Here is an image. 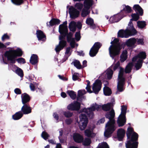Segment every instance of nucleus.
Listing matches in <instances>:
<instances>
[{
    "instance_id": "nucleus-4",
    "label": "nucleus",
    "mask_w": 148,
    "mask_h": 148,
    "mask_svg": "<svg viewBox=\"0 0 148 148\" xmlns=\"http://www.w3.org/2000/svg\"><path fill=\"white\" fill-rule=\"evenodd\" d=\"M23 54V51L21 49L18 48L16 49H14V48H10V49L6 51L2 56V59L1 60L2 64H8L7 61L5 59L6 58L7 60L10 61L11 63L14 64L16 61L20 64H24L25 63V59L22 58L16 59L17 57H20Z\"/></svg>"
},
{
    "instance_id": "nucleus-30",
    "label": "nucleus",
    "mask_w": 148,
    "mask_h": 148,
    "mask_svg": "<svg viewBox=\"0 0 148 148\" xmlns=\"http://www.w3.org/2000/svg\"><path fill=\"white\" fill-rule=\"evenodd\" d=\"M23 113L21 111L16 112L12 116L13 119L14 120H17L21 119L23 116Z\"/></svg>"
},
{
    "instance_id": "nucleus-43",
    "label": "nucleus",
    "mask_w": 148,
    "mask_h": 148,
    "mask_svg": "<svg viewBox=\"0 0 148 148\" xmlns=\"http://www.w3.org/2000/svg\"><path fill=\"white\" fill-rule=\"evenodd\" d=\"M86 82H87V84L86 88V89L87 90L88 92H89V93H92V92L91 90V87L90 86V82L88 80H86Z\"/></svg>"
},
{
    "instance_id": "nucleus-20",
    "label": "nucleus",
    "mask_w": 148,
    "mask_h": 148,
    "mask_svg": "<svg viewBox=\"0 0 148 148\" xmlns=\"http://www.w3.org/2000/svg\"><path fill=\"white\" fill-rule=\"evenodd\" d=\"M78 95L77 97V100L78 101H81L82 100L85 99V97L84 95L86 93L85 90H79L78 91Z\"/></svg>"
},
{
    "instance_id": "nucleus-39",
    "label": "nucleus",
    "mask_w": 148,
    "mask_h": 148,
    "mask_svg": "<svg viewBox=\"0 0 148 148\" xmlns=\"http://www.w3.org/2000/svg\"><path fill=\"white\" fill-rule=\"evenodd\" d=\"M63 114L66 117H69L72 116L73 115V113L69 111H62Z\"/></svg>"
},
{
    "instance_id": "nucleus-53",
    "label": "nucleus",
    "mask_w": 148,
    "mask_h": 148,
    "mask_svg": "<svg viewBox=\"0 0 148 148\" xmlns=\"http://www.w3.org/2000/svg\"><path fill=\"white\" fill-rule=\"evenodd\" d=\"M53 116L54 119H55L57 121V122H58V120L59 119V117L58 114L56 113L55 112L53 114Z\"/></svg>"
},
{
    "instance_id": "nucleus-31",
    "label": "nucleus",
    "mask_w": 148,
    "mask_h": 148,
    "mask_svg": "<svg viewBox=\"0 0 148 148\" xmlns=\"http://www.w3.org/2000/svg\"><path fill=\"white\" fill-rule=\"evenodd\" d=\"M127 50L123 51L121 56L120 60L121 62H123L126 60L127 58Z\"/></svg>"
},
{
    "instance_id": "nucleus-55",
    "label": "nucleus",
    "mask_w": 148,
    "mask_h": 148,
    "mask_svg": "<svg viewBox=\"0 0 148 148\" xmlns=\"http://www.w3.org/2000/svg\"><path fill=\"white\" fill-rule=\"evenodd\" d=\"M5 47V46L3 43L0 42V52H2V49Z\"/></svg>"
},
{
    "instance_id": "nucleus-26",
    "label": "nucleus",
    "mask_w": 148,
    "mask_h": 148,
    "mask_svg": "<svg viewBox=\"0 0 148 148\" xmlns=\"http://www.w3.org/2000/svg\"><path fill=\"white\" fill-rule=\"evenodd\" d=\"M38 57L36 55L33 54L32 55L31 57L29 60L30 62L32 64L35 65L38 62Z\"/></svg>"
},
{
    "instance_id": "nucleus-12",
    "label": "nucleus",
    "mask_w": 148,
    "mask_h": 148,
    "mask_svg": "<svg viewBox=\"0 0 148 148\" xmlns=\"http://www.w3.org/2000/svg\"><path fill=\"white\" fill-rule=\"evenodd\" d=\"M101 83L99 80H97L93 83L92 87V93L98 94L101 90Z\"/></svg>"
},
{
    "instance_id": "nucleus-41",
    "label": "nucleus",
    "mask_w": 148,
    "mask_h": 148,
    "mask_svg": "<svg viewBox=\"0 0 148 148\" xmlns=\"http://www.w3.org/2000/svg\"><path fill=\"white\" fill-rule=\"evenodd\" d=\"M12 2L14 4L19 5L23 2V0H11Z\"/></svg>"
},
{
    "instance_id": "nucleus-64",
    "label": "nucleus",
    "mask_w": 148,
    "mask_h": 148,
    "mask_svg": "<svg viewBox=\"0 0 148 148\" xmlns=\"http://www.w3.org/2000/svg\"><path fill=\"white\" fill-rule=\"evenodd\" d=\"M68 148H79L77 147H75L74 146H71L68 147Z\"/></svg>"
},
{
    "instance_id": "nucleus-49",
    "label": "nucleus",
    "mask_w": 148,
    "mask_h": 148,
    "mask_svg": "<svg viewBox=\"0 0 148 148\" xmlns=\"http://www.w3.org/2000/svg\"><path fill=\"white\" fill-rule=\"evenodd\" d=\"M137 40L136 43L138 45H143L144 44L143 39L142 38L136 39Z\"/></svg>"
},
{
    "instance_id": "nucleus-35",
    "label": "nucleus",
    "mask_w": 148,
    "mask_h": 148,
    "mask_svg": "<svg viewBox=\"0 0 148 148\" xmlns=\"http://www.w3.org/2000/svg\"><path fill=\"white\" fill-rule=\"evenodd\" d=\"M38 84L36 82H33L30 84L29 87L31 90L33 91H34L38 87Z\"/></svg>"
},
{
    "instance_id": "nucleus-9",
    "label": "nucleus",
    "mask_w": 148,
    "mask_h": 148,
    "mask_svg": "<svg viewBox=\"0 0 148 148\" xmlns=\"http://www.w3.org/2000/svg\"><path fill=\"white\" fill-rule=\"evenodd\" d=\"M120 63L118 61L116 64H113L110 67L108 68L104 73L102 74L101 75V77L103 78V77L104 75H106L105 77L107 79H110L112 77L113 71L112 69H113L114 71L119 66Z\"/></svg>"
},
{
    "instance_id": "nucleus-2",
    "label": "nucleus",
    "mask_w": 148,
    "mask_h": 148,
    "mask_svg": "<svg viewBox=\"0 0 148 148\" xmlns=\"http://www.w3.org/2000/svg\"><path fill=\"white\" fill-rule=\"evenodd\" d=\"M114 104L113 102L101 106L95 103L92 104L90 108H84L82 111L85 113H82L79 116L80 120L78 124L80 129L82 130H84L87 126L88 119L86 115L89 117L92 118L94 115L93 111L95 110L99 111L101 108L104 110L108 111L112 108Z\"/></svg>"
},
{
    "instance_id": "nucleus-34",
    "label": "nucleus",
    "mask_w": 148,
    "mask_h": 148,
    "mask_svg": "<svg viewBox=\"0 0 148 148\" xmlns=\"http://www.w3.org/2000/svg\"><path fill=\"white\" fill-rule=\"evenodd\" d=\"M70 97L73 100L75 99L76 97L75 92L72 90H68L66 92Z\"/></svg>"
},
{
    "instance_id": "nucleus-13",
    "label": "nucleus",
    "mask_w": 148,
    "mask_h": 148,
    "mask_svg": "<svg viewBox=\"0 0 148 148\" xmlns=\"http://www.w3.org/2000/svg\"><path fill=\"white\" fill-rule=\"evenodd\" d=\"M80 106V103L75 101L68 105L67 108L68 110L72 111H78L79 110Z\"/></svg>"
},
{
    "instance_id": "nucleus-37",
    "label": "nucleus",
    "mask_w": 148,
    "mask_h": 148,
    "mask_svg": "<svg viewBox=\"0 0 148 148\" xmlns=\"http://www.w3.org/2000/svg\"><path fill=\"white\" fill-rule=\"evenodd\" d=\"M137 26L139 28L142 29L145 27L146 24L144 21H138L137 22Z\"/></svg>"
},
{
    "instance_id": "nucleus-40",
    "label": "nucleus",
    "mask_w": 148,
    "mask_h": 148,
    "mask_svg": "<svg viewBox=\"0 0 148 148\" xmlns=\"http://www.w3.org/2000/svg\"><path fill=\"white\" fill-rule=\"evenodd\" d=\"M132 18L130 19V21L132 22V21L134 20L135 21H137L138 20L139 18V16L138 13H135L133 14L132 15Z\"/></svg>"
},
{
    "instance_id": "nucleus-33",
    "label": "nucleus",
    "mask_w": 148,
    "mask_h": 148,
    "mask_svg": "<svg viewBox=\"0 0 148 148\" xmlns=\"http://www.w3.org/2000/svg\"><path fill=\"white\" fill-rule=\"evenodd\" d=\"M103 93L105 95L109 96L112 93V91L108 87L105 86L103 88Z\"/></svg>"
},
{
    "instance_id": "nucleus-1",
    "label": "nucleus",
    "mask_w": 148,
    "mask_h": 148,
    "mask_svg": "<svg viewBox=\"0 0 148 148\" xmlns=\"http://www.w3.org/2000/svg\"><path fill=\"white\" fill-rule=\"evenodd\" d=\"M146 57L145 52H141L132 58V62L129 63L128 64L125 70L124 69L120 68L118 78V91L122 92L124 89L126 74L131 72L133 65H135L136 70L140 69L142 65L143 60L146 58Z\"/></svg>"
},
{
    "instance_id": "nucleus-63",
    "label": "nucleus",
    "mask_w": 148,
    "mask_h": 148,
    "mask_svg": "<svg viewBox=\"0 0 148 148\" xmlns=\"http://www.w3.org/2000/svg\"><path fill=\"white\" fill-rule=\"evenodd\" d=\"M82 25L81 24H78L77 28L79 29H80L82 28Z\"/></svg>"
},
{
    "instance_id": "nucleus-21",
    "label": "nucleus",
    "mask_w": 148,
    "mask_h": 148,
    "mask_svg": "<svg viewBox=\"0 0 148 148\" xmlns=\"http://www.w3.org/2000/svg\"><path fill=\"white\" fill-rule=\"evenodd\" d=\"M22 102L23 104H26L28 103L30 100V97L26 93L22 94L21 95Z\"/></svg>"
},
{
    "instance_id": "nucleus-10",
    "label": "nucleus",
    "mask_w": 148,
    "mask_h": 148,
    "mask_svg": "<svg viewBox=\"0 0 148 148\" xmlns=\"http://www.w3.org/2000/svg\"><path fill=\"white\" fill-rule=\"evenodd\" d=\"M127 109V107L125 106H121V113L119 116L117 123L119 127L124 125L126 122L125 114Z\"/></svg>"
},
{
    "instance_id": "nucleus-44",
    "label": "nucleus",
    "mask_w": 148,
    "mask_h": 148,
    "mask_svg": "<svg viewBox=\"0 0 148 148\" xmlns=\"http://www.w3.org/2000/svg\"><path fill=\"white\" fill-rule=\"evenodd\" d=\"M91 143V140L90 139L86 138L83 141V145H88Z\"/></svg>"
},
{
    "instance_id": "nucleus-14",
    "label": "nucleus",
    "mask_w": 148,
    "mask_h": 148,
    "mask_svg": "<svg viewBox=\"0 0 148 148\" xmlns=\"http://www.w3.org/2000/svg\"><path fill=\"white\" fill-rule=\"evenodd\" d=\"M123 9L120 12V14L123 18L126 16L128 14L131 12L132 11L131 8L129 5H123L122 6Z\"/></svg>"
},
{
    "instance_id": "nucleus-59",
    "label": "nucleus",
    "mask_w": 148,
    "mask_h": 148,
    "mask_svg": "<svg viewBox=\"0 0 148 148\" xmlns=\"http://www.w3.org/2000/svg\"><path fill=\"white\" fill-rule=\"evenodd\" d=\"M90 28L92 29H95L96 27V26L95 24H94V23L93 24L90 25Z\"/></svg>"
},
{
    "instance_id": "nucleus-22",
    "label": "nucleus",
    "mask_w": 148,
    "mask_h": 148,
    "mask_svg": "<svg viewBox=\"0 0 148 148\" xmlns=\"http://www.w3.org/2000/svg\"><path fill=\"white\" fill-rule=\"evenodd\" d=\"M72 51L71 47H69L67 48L65 53L64 57L62 60V62H65L68 59V57L71 55Z\"/></svg>"
},
{
    "instance_id": "nucleus-25",
    "label": "nucleus",
    "mask_w": 148,
    "mask_h": 148,
    "mask_svg": "<svg viewBox=\"0 0 148 148\" xmlns=\"http://www.w3.org/2000/svg\"><path fill=\"white\" fill-rule=\"evenodd\" d=\"M133 9L136 13H138L140 15H143V10L139 5H134Z\"/></svg>"
},
{
    "instance_id": "nucleus-60",
    "label": "nucleus",
    "mask_w": 148,
    "mask_h": 148,
    "mask_svg": "<svg viewBox=\"0 0 148 148\" xmlns=\"http://www.w3.org/2000/svg\"><path fill=\"white\" fill-rule=\"evenodd\" d=\"M59 133H60V136H60V137H61L62 135L63 131L61 129H60L59 130Z\"/></svg>"
},
{
    "instance_id": "nucleus-54",
    "label": "nucleus",
    "mask_w": 148,
    "mask_h": 148,
    "mask_svg": "<svg viewBox=\"0 0 148 148\" xmlns=\"http://www.w3.org/2000/svg\"><path fill=\"white\" fill-rule=\"evenodd\" d=\"M72 121V120L71 119H68L65 120V122L66 124L69 125L71 124Z\"/></svg>"
},
{
    "instance_id": "nucleus-24",
    "label": "nucleus",
    "mask_w": 148,
    "mask_h": 148,
    "mask_svg": "<svg viewBox=\"0 0 148 148\" xmlns=\"http://www.w3.org/2000/svg\"><path fill=\"white\" fill-rule=\"evenodd\" d=\"M73 138L74 141L78 143L82 142L83 139V137L81 135L77 133L74 134Z\"/></svg>"
},
{
    "instance_id": "nucleus-50",
    "label": "nucleus",
    "mask_w": 148,
    "mask_h": 148,
    "mask_svg": "<svg viewBox=\"0 0 148 148\" xmlns=\"http://www.w3.org/2000/svg\"><path fill=\"white\" fill-rule=\"evenodd\" d=\"M9 36L7 34H4L2 36L1 38V39L3 41H4L5 40L9 39Z\"/></svg>"
},
{
    "instance_id": "nucleus-46",
    "label": "nucleus",
    "mask_w": 148,
    "mask_h": 148,
    "mask_svg": "<svg viewBox=\"0 0 148 148\" xmlns=\"http://www.w3.org/2000/svg\"><path fill=\"white\" fill-rule=\"evenodd\" d=\"M94 23L93 19L91 18H88L86 21V23L88 25H90Z\"/></svg>"
},
{
    "instance_id": "nucleus-19",
    "label": "nucleus",
    "mask_w": 148,
    "mask_h": 148,
    "mask_svg": "<svg viewBox=\"0 0 148 148\" xmlns=\"http://www.w3.org/2000/svg\"><path fill=\"white\" fill-rule=\"evenodd\" d=\"M36 34L39 41H45L46 40V36L41 30H37L36 32Z\"/></svg>"
},
{
    "instance_id": "nucleus-11",
    "label": "nucleus",
    "mask_w": 148,
    "mask_h": 148,
    "mask_svg": "<svg viewBox=\"0 0 148 148\" xmlns=\"http://www.w3.org/2000/svg\"><path fill=\"white\" fill-rule=\"evenodd\" d=\"M101 45V44L100 42L95 43L90 51L89 55L90 56L92 57L95 56Z\"/></svg>"
},
{
    "instance_id": "nucleus-27",
    "label": "nucleus",
    "mask_w": 148,
    "mask_h": 148,
    "mask_svg": "<svg viewBox=\"0 0 148 148\" xmlns=\"http://www.w3.org/2000/svg\"><path fill=\"white\" fill-rule=\"evenodd\" d=\"M85 135L88 137H93L95 135L93 133L92 129L91 128H88L85 130Z\"/></svg>"
},
{
    "instance_id": "nucleus-28",
    "label": "nucleus",
    "mask_w": 148,
    "mask_h": 148,
    "mask_svg": "<svg viewBox=\"0 0 148 148\" xmlns=\"http://www.w3.org/2000/svg\"><path fill=\"white\" fill-rule=\"evenodd\" d=\"M60 23V21L58 19L53 18L49 22H47V24L48 26H52L56 24H58Z\"/></svg>"
},
{
    "instance_id": "nucleus-18",
    "label": "nucleus",
    "mask_w": 148,
    "mask_h": 148,
    "mask_svg": "<svg viewBox=\"0 0 148 148\" xmlns=\"http://www.w3.org/2000/svg\"><path fill=\"white\" fill-rule=\"evenodd\" d=\"M123 17V16L120 14V13L116 14L114 15L113 16L110 17L109 21L111 23H114L118 22Z\"/></svg>"
},
{
    "instance_id": "nucleus-7",
    "label": "nucleus",
    "mask_w": 148,
    "mask_h": 148,
    "mask_svg": "<svg viewBox=\"0 0 148 148\" xmlns=\"http://www.w3.org/2000/svg\"><path fill=\"white\" fill-rule=\"evenodd\" d=\"M110 43L112 45L110 46L109 48V54L110 56L113 59H114L115 62L116 58L114 57L119 55L122 46L119 40L116 39H114L113 41L111 42Z\"/></svg>"
},
{
    "instance_id": "nucleus-38",
    "label": "nucleus",
    "mask_w": 148,
    "mask_h": 148,
    "mask_svg": "<svg viewBox=\"0 0 148 148\" xmlns=\"http://www.w3.org/2000/svg\"><path fill=\"white\" fill-rule=\"evenodd\" d=\"M97 148H109V147L106 143L103 142L99 143Z\"/></svg>"
},
{
    "instance_id": "nucleus-51",
    "label": "nucleus",
    "mask_w": 148,
    "mask_h": 148,
    "mask_svg": "<svg viewBox=\"0 0 148 148\" xmlns=\"http://www.w3.org/2000/svg\"><path fill=\"white\" fill-rule=\"evenodd\" d=\"M105 121V118H103L100 119L97 122V124H100L103 123Z\"/></svg>"
},
{
    "instance_id": "nucleus-61",
    "label": "nucleus",
    "mask_w": 148,
    "mask_h": 148,
    "mask_svg": "<svg viewBox=\"0 0 148 148\" xmlns=\"http://www.w3.org/2000/svg\"><path fill=\"white\" fill-rule=\"evenodd\" d=\"M56 148H62L61 145L60 143L57 144Z\"/></svg>"
},
{
    "instance_id": "nucleus-45",
    "label": "nucleus",
    "mask_w": 148,
    "mask_h": 148,
    "mask_svg": "<svg viewBox=\"0 0 148 148\" xmlns=\"http://www.w3.org/2000/svg\"><path fill=\"white\" fill-rule=\"evenodd\" d=\"M75 7L80 11L83 7V4L80 2L77 3L75 5Z\"/></svg>"
},
{
    "instance_id": "nucleus-15",
    "label": "nucleus",
    "mask_w": 148,
    "mask_h": 148,
    "mask_svg": "<svg viewBox=\"0 0 148 148\" xmlns=\"http://www.w3.org/2000/svg\"><path fill=\"white\" fill-rule=\"evenodd\" d=\"M137 41L136 39L134 38H131L127 40L125 42V45L129 49H132L135 47V44Z\"/></svg>"
},
{
    "instance_id": "nucleus-23",
    "label": "nucleus",
    "mask_w": 148,
    "mask_h": 148,
    "mask_svg": "<svg viewBox=\"0 0 148 148\" xmlns=\"http://www.w3.org/2000/svg\"><path fill=\"white\" fill-rule=\"evenodd\" d=\"M125 131L122 129H119L117 131V138L119 141H121L125 134Z\"/></svg>"
},
{
    "instance_id": "nucleus-17",
    "label": "nucleus",
    "mask_w": 148,
    "mask_h": 148,
    "mask_svg": "<svg viewBox=\"0 0 148 148\" xmlns=\"http://www.w3.org/2000/svg\"><path fill=\"white\" fill-rule=\"evenodd\" d=\"M32 108L28 103L23 104L21 108V111L23 114H27L32 112Z\"/></svg>"
},
{
    "instance_id": "nucleus-52",
    "label": "nucleus",
    "mask_w": 148,
    "mask_h": 148,
    "mask_svg": "<svg viewBox=\"0 0 148 148\" xmlns=\"http://www.w3.org/2000/svg\"><path fill=\"white\" fill-rule=\"evenodd\" d=\"M14 91L17 94H21V91L19 88H16L15 89Z\"/></svg>"
},
{
    "instance_id": "nucleus-57",
    "label": "nucleus",
    "mask_w": 148,
    "mask_h": 148,
    "mask_svg": "<svg viewBox=\"0 0 148 148\" xmlns=\"http://www.w3.org/2000/svg\"><path fill=\"white\" fill-rule=\"evenodd\" d=\"M61 95L62 97L64 98L66 97V94L64 92H62L61 94Z\"/></svg>"
},
{
    "instance_id": "nucleus-3",
    "label": "nucleus",
    "mask_w": 148,
    "mask_h": 148,
    "mask_svg": "<svg viewBox=\"0 0 148 148\" xmlns=\"http://www.w3.org/2000/svg\"><path fill=\"white\" fill-rule=\"evenodd\" d=\"M67 22L64 21L62 24L59 25V32L62 36H59L60 40L58 45H57L55 50L57 53H59L60 51L66 45V41L64 40L66 36L67 35V39L68 41L70 42V45L72 48H74L75 45V39L72 37L73 34L71 32L68 34V28L67 25Z\"/></svg>"
},
{
    "instance_id": "nucleus-47",
    "label": "nucleus",
    "mask_w": 148,
    "mask_h": 148,
    "mask_svg": "<svg viewBox=\"0 0 148 148\" xmlns=\"http://www.w3.org/2000/svg\"><path fill=\"white\" fill-rule=\"evenodd\" d=\"M79 74L78 73H75L72 76L73 79L74 81H76L79 78Z\"/></svg>"
},
{
    "instance_id": "nucleus-56",
    "label": "nucleus",
    "mask_w": 148,
    "mask_h": 148,
    "mask_svg": "<svg viewBox=\"0 0 148 148\" xmlns=\"http://www.w3.org/2000/svg\"><path fill=\"white\" fill-rule=\"evenodd\" d=\"M77 53H78V55H79L80 56H83L84 55V53L83 51H77Z\"/></svg>"
},
{
    "instance_id": "nucleus-48",
    "label": "nucleus",
    "mask_w": 148,
    "mask_h": 148,
    "mask_svg": "<svg viewBox=\"0 0 148 148\" xmlns=\"http://www.w3.org/2000/svg\"><path fill=\"white\" fill-rule=\"evenodd\" d=\"M75 37V39L77 41H78L80 40L81 37L80 31L77 32L76 33Z\"/></svg>"
},
{
    "instance_id": "nucleus-16",
    "label": "nucleus",
    "mask_w": 148,
    "mask_h": 148,
    "mask_svg": "<svg viewBox=\"0 0 148 148\" xmlns=\"http://www.w3.org/2000/svg\"><path fill=\"white\" fill-rule=\"evenodd\" d=\"M70 17L72 18L77 17L79 14V12L74 8L73 6H71L69 10Z\"/></svg>"
},
{
    "instance_id": "nucleus-29",
    "label": "nucleus",
    "mask_w": 148,
    "mask_h": 148,
    "mask_svg": "<svg viewBox=\"0 0 148 148\" xmlns=\"http://www.w3.org/2000/svg\"><path fill=\"white\" fill-rule=\"evenodd\" d=\"M77 26L76 23L73 21L70 23L69 27L70 31L74 32L75 31Z\"/></svg>"
},
{
    "instance_id": "nucleus-62",
    "label": "nucleus",
    "mask_w": 148,
    "mask_h": 148,
    "mask_svg": "<svg viewBox=\"0 0 148 148\" xmlns=\"http://www.w3.org/2000/svg\"><path fill=\"white\" fill-rule=\"evenodd\" d=\"M48 141L49 143H51L52 144H56V143H55L54 141L52 139L49 140Z\"/></svg>"
},
{
    "instance_id": "nucleus-42",
    "label": "nucleus",
    "mask_w": 148,
    "mask_h": 148,
    "mask_svg": "<svg viewBox=\"0 0 148 148\" xmlns=\"http://www.w3.org/2000/svg\"><path fill=\"white\" fill-rule=\"evenodd\" d=\"M41 137L45 140L47 139L49 136L48 133L45 132H43L41 134Z\"/></svg>"
},
{
    "instance_id": "nucleus-8",
    "label": "nucleus",
    "mask_w": 148,
    "mask_h": 148,
    "mask_svg": "<svg viewBox=\"0 0 148 148\" xmlns=\"http://www.w3.org/2000/svg\"><path fill=\"white\" fill-rule=\"evenodd\" d=\"M137 33L131 21L129 22L127 29L124 30H120L118 33V36L121 38H127L130 36L135 35Z\"/></svg>"
},
{
    "instance_id": "nucleus-6",
    "label": "nucleus",
    "mask_w": 148,
    "mask_h": 148,
    "mask_svg": "<svg viewBox=\"0 0 148 148\" xmlns=\"http://www.w3.org/2000/svg\"><path fill=\"white\" fill-rule=\"evenodd\" d=\"M126 134L128 138H130L132 134L131 139L126 143V148H137L138 142L136 141L138 139V134L134 132L133 128L130 127L128 128Z\"/></svg>"
},
{
    "instance_id": "nucleus-32",
    "label": "nucleus",
    "mask_w": 148,
    "mask_h": 148,
    "mask_svg": "<svg viewBox=\"0 0 148 148\" xmlns=\"http://www.w3.org/2000/svg\"><path fill=\"white\" fill-rule=\"evenodd\" d=\"M12 66L14 67H16V68L15 70L16 73L18 75L20 76L21 77H22L23 76V73L22 70L20 68L16 66L15 65L12 64Z\"/></svg>"
},
{
    "instance_id": "nucleus-36",
    "label": "nucleus",
    "mask_w": 148,
    "mask_h": 148,
    "mask_svg": "<svg viewBox=\"0 0 148 148\" xmlns=\"http://www.w3.org/2000/svg\"><path fill=\"white\" fill-rule=\"evenodd\" d=\"M72 64H73L74 65L77 69H80L82 68V66L80 64L79 61L78 60H74L72 62Z\"/></svg>"
},
{
    "instance_id": "nucleus-5",
    "label": "nucleus",
    "mask_w": 148,
    "mask_h": 148,
    "mask_svg": "<svg viewBox=\"0 0 148 148\" xmlns=\"http://www.w3.org/2000/svg\"><path fill=\"white\" fill-rule=\"evenodd\" d=\"M115 112L113 109L110 111L107 112L105 115L106 118L109 119V121L106 125V129L104 133L105 137L108 138L116 129L115 125V121L114 119Z\"/></svg>"
},
{
    "instance_id": "nucleus-58",
    "label": "nucleus",
    "mask_w": 148,
    "mask_h": 148,
    "mask_svg": "<svg viewBox=\"0 0 148 148\" xmlns=\"http://www.w3.org/2000/svg\"><path fill=\"white\" fill-rule=\"evenodd\" d=\"M87 61L85 60L83 62V67H85L87 66Z\"/></svg>"
}]
</instances>
